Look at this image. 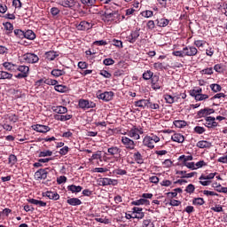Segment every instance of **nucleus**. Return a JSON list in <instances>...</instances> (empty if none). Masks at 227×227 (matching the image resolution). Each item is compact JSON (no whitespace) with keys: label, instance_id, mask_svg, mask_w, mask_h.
<instances>
[{"label":"nucleus","instance_id":"1","mask_svg":"<svg viewBox=\"0 0 227 227\" xmlns=\"http://www.w3.org/2000/svg\"><path fill=\"white\" fill-rule=\"evenodd\" d=\"M160 141V137H159V136L151 133L144 137L143 145L144 146L150 148V150H153V148H155V143H159Z\"/></svg>","mask_w":227,"mask_h":227},{"label":"nucleus","instance_id":"2","mask_svg":"<svg viewBox=\"0 0 227 227\" xmlns=\"http://www.w3.org/2000/svg\"><path fill=\"white\" fill-rule=\"evenodd\" d=\"M16 70L20 74H16V79H26L29 75V67L26 65L16 66Z\"/></svg>","mask_w":227,"mask_h":227},{"label":"nucleus","instance_id":"3","mask_svg":"<svg viewBox=\"0 0 227 227\" xmlns=\"http://www.w3.org/2000/svg\"><path fill=\"white\" fill-rule=\"evenodd\" d=\"M96 97L99 100H103L104 102H109L113 100V98L114 97V92L113 91L102 92V90H98L96 93Z\"/></svg>","mask_w":227,"mask_h":227},{"label":"nucleus","instance_id":"4","mask_svg":"<svg viewBox=\"0 0 227 227\" xmlns=\"http://www.w3.org/2000/svg\"><path fill=\"white\" fill-rule=\"evenodd\" d=\"M21 61H23V63H30L33 65L35 63H38V61H40V58H38L35 53H25L21 56Z\"/></svg>","mask_w":227,"mask_h":227},{"label":"nucleus","instance_id":"5","mask_svg":"<svg viewBox=\"0 0 227 227\" xmlns=\"http://www.w3.org/2000/svg\"><path fill=\"white\" fill-rule=\"evenodd\" d=\"M141 134H145V131L143 130V128L138 127H133L131 129L128 131L129 137H131L132 139H136L137 141L141 139Z\"/></svg>","mask_w":227,"mask_h":227},{"label":"nucleus","instance_id":"6","mask_svg":"<svg viewBox=\"0 0 227 227\" xmlns=\"http://www.w3.org/2000/svg\"><path fill=\"white\" fill-rule=\"evenodd\" d=\"M78 106L80 109H83L84 111H86V109H93L97 107V104L95 102L88 99H80Z\"/></svg>","mask_w":227,"mask_h":227},{"label":"nucleus","instance_id":"7","mask_svg":"<svg viewBox=\"0 0 227 227\" xmlns=\"http://www.w3.org/2000/svg\"><path fill=\"white\" fill-rule=\"evenodd\" d=\"M98 185L106 187V185H118V180L109 177H102L98 179Z\"/></svg>","mask_w":227,"mask_h":227},{"label":"nucleus","instance_id":"8","mask_svg":"<svg viewBox=\"0 0 227 227\" xmlns=\"http://www.w3.org/2000/svg\"><path fill=\"white\" fill-rule=\"evenodd\" d=\"M121 143L124 145L126 150H134L136 148V143L134 140L128 137H121Z\"/></svg>","mask_w":227,"mask_h":227},{"label":"nucleus","instance_id":"9","mask_svg":"<svg viewBox=\"0 0 227 227\" xmlns=\"http://www.w3.org/2000/svg\"><path fill=\"white\" fill-rule=\"evenodd\" d=\"M183 51L184 52V57L188 56L190 58L196 56L199 52L197 47L191 46V45L184 47Z\"/></svg>","mask_w":227,"mask_h":227},{"label":"nucleus","instance_id":"10","mask_svg":"<svg viewBox=\"0 0 227 227\" xmlns=\"http://www.w3.org/2000/svg\"><path fill=\"white\" fill-rule=\"evenodd\" d=\"M78 31H90V29L93 28V23L90 21H81L79 25L76 26Z\"/></svg>","mask_w":227,"mask_h":227},{"label":"nucleus","instance_id":"11","mask_svg":"<svg viewBox=\"0 0 227 227\" xmlns=\"http://www.w3.org/2000/svg\"><path fill=\"white\" fill-rule=\"evenodd\" d=\"M33 130H35V132H39L41 134H47L51 130V128L46 125L42 124H34L31 126Z\"/></svg>","mask_w":227,"mask_h":227},{"label":"nucleus","instance_id":"12","mask_svg":"<svg viewBox=\"0 0 227 227\" xmlns=\"http://www.w3.org/2000/svg\"><path fill=\"white\" fill-rule=\"evenodd\" d=\"M59 4L63 6V8L74 10L75 8V0H59Z\"/></svg>","mask_w":227,"mask_h":227},{"label":"nucleus","instance_id":"13","mask_svg":"<svg viewBox=\"0 0 227 227\" xmlns=\"http://www.w3.org/2000/svg\"><path fill=\"white\" fill-rule=\"evenodd\" d=\"M47 169L49 168H40L35 173V180H45L47 178Z\"/></svg>","mask_w":227,"mask_h":227},{"label":"nucleus","instance_id":"14","mask_svg":"<svg viewBox=\"0 0 227 227\" xmlns=\"http://www.w3.org/2000/svg\"><path fill=\"white\" fill-rule=\"evenodd\" d=\"M120 17V14L116 11H113L112 12H105V20L107 22H114Z\"/></svg>","mask_w":227,"mask_h":227},{"label":"nucleus","instance_id":"15","mask_svg":"<svg viewBox=\"0 0 227 227\" xmlns=\"http://www.w3.org/2000/svg\"><path fill=\"white\" fill-rule=\"evenodd\" d=\"M205 127H207V129H215L217 127L215 118L212 116L206 117Z\"/></svg>","mask_w":227,"mask_h":227},{"label":"nucleus","instance_id":"16","mask_svg":"<svg viewBox=\"0 0 227 227\" xmlns=\"http://www.w3.org/2000/svg\"><path fill=\"white\" fill-rule=\"evenodd\" d=\"M121 153V149L118 146H111L107 149L106 155H112V157H116Z\"/></svg>","mask_w":227,"mask_h":227},{"label":"nucleus","instance_id":"17","mask_svg":"<svg viewBox=\"0 0 227 227\" xmlns=\"http://www.w3.org/2000/svg\"><path fill=\"white\" fill-rule=\"evenodd\" d=\"M148 104H150V99H139L134 102L135 107H139L140 109L148 107Z\"/></svg>","mask_w":227,"mask_h":227},{"label":"nucleus","instance_id":"18","mask_svg":"<svg viewBox=\"0 0 227 227\" xmlns=\"http://www.w3.org/2000/svg\"><path fill=\"white\" fill-rule=\"evenodd\" d=\"M45 56L48 61H54L59 56V52L50 51L45 52Z\"/></svg>","mask_w":227,"mask_h":227},{"label":"nucleus","instance_id":"19","mask_svg":"<svg viewBox=\"0 0 227 227\" xmlns=\"http://www.w3.org/2000/svg\"><path fill=\"white\" fill-rule=\"evenodd\" d=\"M43 196L49 198V200H53L54 201L59 200V194L56 192H46L43 193Z\"/></svg>","mask_w":227,"mask_h":227},{"label":"nucleus","instance_id":"20","mask_svg":"<svg viewBox=\"0 0 227 227\" xmlns=\"http://www.w3.org/2000/svg\"><path fill=\"white\" fill-rule=\"evenodd\" d=\"M137 38H139V30L132 31L131 34L127 36V40L129 42V43H135Z\"/></svg>","mask_w":227,"mask_h":227},{"label":"nucleus","instance_id":"21","mask_svg":"<svg viewBox=\"0 0 227 227\" xmlns=\"http://www.w3.org/2000/svg\"><path fill=\"white\" fill-rule=\"evenodd\" d=\"M151 84L153 90H160V85H159V75L153 74V77L151 78Z\"/></svg>","mask_w":227,"mask_h":227},{"label":"nucleus","instance_id":"22","mask_svg":"<svg viewBox=\"0 0 227 227\" xmlns=\"http://www.w3.org/2000/svg\"><path fill=\"white\" fill-rule=\"evenodd\" d=\"M155 22L158 27H166L167 26L169 25V20L166 18L157 19Z\"/></svg>","mask_w":227,"mask_h":227},{"label":"nucleus","instance_id":"23","mask_svg":"<svg viewBox=\"0 0 227 227\" xmlns=\"http://www.w3.org/2000/svg\"><path fill=\"white\" fill-rule=\"evenodd\" d=\"M171 139L175 143H184L185 141V137L180 133H175L172 135Z\"/></svg>","mask_w":227,"mask_h":227},{"label":"nucleus","instance_id":"24","mask_svg":"<svg viewBox=\"0 0 227 227\" xmlns=\"http://www.w3.org/2000/svg\"><path fill=\"white\" fill-rule=\"evenodd\" d=\"M215 111L212 108H204L198 112V116L202 118V116H207L208 114H214Z\"/></svg>","mask_w":227,"mask_h":227},{"label":"nucleus","instance_id":"25","mask_svg":"<svg viewBox=\"0 0 227 227\" xmlns=\"http://www.w3.org/2000/svg\"><path fill=\"white\" fill-rule=\"evenodd\" d=\"M68 205L71 207H79V205H82V201L79 198H71L67 200Z\"/></svg>","mask_w":227,"mask_h":227},{"label":"nucleus","instance_id":"26","mask_svg":"<svg viewBox=\"0 0 227 227\" xmlns=\"http://www.w3.org/2000/svg\"><path fill=\"white\" fill-rule=\"evenodd\" d=\"M67 191H70V192H72L73 194H77L78 192H81V191H82V186L71 184L67 186Z\"/></svg>","mask_w":227,"mask_h":227},{"label":"nucleus","instance_id":"27","mask_svg":"<svg viewBox=\"0 0 227 227\" xmlns=\"http://www.w3.org/2000/svg\"><path fill=\"white\" fill-rule=\"evenodd\" d=\"M197 148H211L212 143L207 140H200L196 144Z\"/></svg>","mask_w":227,"mask_h":227},{"label":"nucleus","instance_id":"28","mask_svg":"<svg viewBox=\"0 0 227 227\" xmlns=\"http://www.w3.org/2000/svg\"><path fill=\"white\" fill-rule=\"evenodd\" d=\"M54 113H57L58 114H67V113H68V108H67V106H56L53 109Z\"/></svg>","mask_w":227,"mask_h":227},{"label":"nucleus","instance_id":"29","mask_svg":"<svg viewBox=\"0 0 227 227\" xmlns=\"http://www.w3.org/2000/svg\"><path fill=\"white\" fill-rule=\"evenodd\" d=\"M28 203H31L32 205H37L38 207H47V202H43V200L36 199H29Z\"/></svg>","mask_w":227,"mask_h":227},{"label":"nucleus","instance_id":"30","mask_svg":"<svg viewBox=\"0 0 227 227\" xmlns=\"http://www.w3.org/2000/svg\"><path fill=\"white\" fill-rule=\"evenodd\" d=\"M131 204L135 205L136 207H139L140 205H150V200L146 199H140V200L132 201Z\"/></svg>","mask_w":227,"mask_h":227},{"label":"nucleus","instance_id":"31","mask_svg":"<svg viewBox=\"0 0 227 227\" xmlns=\"http://www.w3.org/2000/svg\"><path fill=\"white\" fill-rule=\"evenodd\" d=\"M24 38H27V40H35V38H36V35L33 30H27L24 34Z\"/></svg>","mask_w":227,"mask_h":227},{"label":"nucleus","instance_id":"32","mask_svg":"<svg viewBox=\"0 0 227 227\" xmlns=\"http://www.w3.org/2000/svg\"><path fill=\"white\" fill-rule=\"evenodd\" d=\"M153 68L154 70H167L168 67H166V64L162 63V62H156L153 64Z\"/></svg>","mask_w":227,"mask_h":227},{"label":"nucleus","instance_id":"33","mask_svg":"<svg viewBox=\"0 0 227 227\" xmlns=\"http://www.w3.org/2000/svg\"><path fill=\"white\" fill-rule=\"evenodd\" d=\"M217 175V172H215V173H210L209 175L207 176H205V175H201L200 177H199V180H214V178Z\"/></svg>","mask_w":227,"mask_h":227},{"label":"nucleus","instance_id":"34","mask_svg":"<svg viewBox=\"0 0 227 227\" xmlns=\"http://www.w3.org/2000/svg\"><path fill=\"white\" fill-rule=\"evenodd\" d=\"M89 160L90 162L92 160H102V152L101 151L96 152L94 154H92V156L90 157V159Z\"/></svg>","mask_w":227,"mask_h":227},{"label":"nucleus","instance_id":"35","mask_svg":"<svg viewBox=\"0 0 227 227\" xmlns=\"http://www.w3.org/2000/svg\"><path fill=\"white\" fill-rule=\"evenodd\" d=\"M192 159H193L192 155H188V156L181 155V156L178 158V160H179V162H182V164H185V163H187L189 160H192Z\"/></svg>","mask_w":227,"mask_h":227},{"label":"nucleus","instance_id":"36","mask_svg":"<svg viewBox=\"0 0 227 227\" xmlns=\"http://www.w3.org/2000/svg\"><path fill=\"white\" fill-rule=\"evenodd\" d=\"M134 160H136L137 164H143L144 160H143V155L139 152H137L133 155Z\"/></svg>","mask_w":227,"mask_h":227},{"label":"nucleus","instance_id":"37","mask_svg":"<svg viewBox=\"0 0 227 227\" xmlns=\"http://www.w3.org/2000/svg\"><path fill=\"white\" fill-rule=\"evenodd\" d=\"M65 74H66L65 70L53 69L51 71V75H53V77H61V75H65Z\"/></svg>","mask_w":227,"mask_h":227},{"label":"nucleus","instance_id":"38","mask_svg":"<svg viewBox=\"0 0 227 227\" xmlns=\"http://www.w3.org/2000/svg\"><path fill=\"white\" fill-rule=\"evenodd\" d=\"M174 125L177 129H184V127H187V121H174Z\"/></svg>","mask_w":227,"mask_h":227},{"label":"nucleus","instance_id":"39","mask_svg":"<svg viewBox=\"0 0 227 227\" xmlns=\"http://www.w3.org/2000/svg\"><path fill=\"white\" fill-rule=\"evenodd\" d=\"M55 91H58L59 93H66L67 90L68 88L65 85H55L54 87Z\"/></svg>","mask_w":227,"mask_h":227},{"label":"nucleus","instance_id":"40","mask_svg":"<svg viewBox=\"0 0 227 227\" xmlns=\"http://www.w3.org/2000/svg\"><path fill=\"white\" fill-rule=\"evenodd\" d=\"M192 205L201 207V205H205V200L203 198H195L192 200Z\"/></svg>","mask_w":227,"mask_h":227},{"label":"nucleus","instance_id":"41","mask_svg":"<svg viewBox=\"0 0 227 227\" xmlns=\"http://www.w3.org/2000/svg\"><path fill=\"white\" fill-rule=\"evenodd\" d=\"M56 120H59V121H68V120H72V114L57 116Z\"/></svg>","mask_w":227,"mask_h":227},{"label":"nucleus","instance_id":"42","mask_svg":"<svg viewBox=\"0 0 227 227\" xmlns=\"http://www.w3.org/2000/svg\"><path fill=\"white\" fill-rule=\"evenodd\" d=\"M152 77H153V72L151 70H147L143 74V79H145V81H150Z\"/></svg>","mask_w":227,"mask_h":227},{"label":"nucleus","instance_id":"43","mask_svg":"<svg viewBox=\"0 0 227 227\" xmlns=\"http://www.w3.org/2000/svg\"><path fill=\"white\" fill-rule=\"evenodd\" d=\"M205 43H207V41L196 40L194 41L193 45H195V47L198 49H203V47H205Z\"/></svg>","mask_w":227,"mask_h":227},{"label":"nucleus","instance_id":"44","mask_svg":"<svg viewBox=\"0 0 227 227\" xmlns=\"http://www.w3.org/2000/svg\"><path fill=\"white\" fill-rule=\"evenodd\" d=\"M203 92V90H201V88H198V89H193L190 95L191 97H194V98H196V97H198V95H201V93Z\"/></svg>","mask_w":227,"mask_h":227},{"label":"nucleus","instance_id":"45","mask_svg":"<svg viewBox=\"0 0 227 227\" xmlns=\"http://www.w3.org/2000/svg\"><path fill=\"white\" fill-rule=\"evenodd\" d=\"M201 75H212L214 74V68L207 67L200 71Z\"/></svg>","mask_w":227,"mask_h":227},{"label":"nucleus","instance_id":"46","mask_svg":"<svg viewBox=\"0 0 227 227\" xmlns=\"http://www.w3.org/2000/svg\"><path fill=\"white\" fill-rule=\"evenodd\" d=\"M194 191H196V187L192 184H188L185 188V192H187V194H192L194 193Z\"/></svg>","mask_w":227,"mask_h":227},{"label":"nucleus","instance_id":"47","mask_svg":"<svg viewBox=\"0 0 227 227\" xmlns=\"http://www.w3.org/2000/svg\"><path fill=\"white\" fill-rule=\"evenodd\" d=\"M164 100L167 104H174L175 103V98L169 94L164 95Z\"/></svg>","mask_w":227,"mask_h":227},{"label":"nucleus","instance_id":"48","mask_svg":"<svg viewBox=\"0 0 227 227\" xmlns=\"http://www.w3.org/2000/svg\"><path fill=\"white\" fill-rule=\"evenodd\" d=\"M3 67L5 68V70H13L17 65L12 64V62H4L3 64Z\"/></svg>","mask_w":227,"mask_h":227},{"label":"nucleus","instance_id":"49","mask_svg":"<svg viewBox=\"0 0 227 227\" xmlns=\"http://www.w3.org/2000/svg\"><path fill=\"white\" fill-rule=\"evenodd\" d=\"M210 88H211L212 91H214L215 93H217L218 91H221V90H223L221 85H219L217 83L211 84Z\"/></svg>","mask_w":227,"mask_h":227},{"label":"nucleus","instance_id":"50","mask_svg":"<svg viewBox=\"0 0 227 227\" xmlns=\"http://www.w3.org/2000/svg\"><path fill=\"white\" fill-rule=\"evenodd\" d=\"M99 75H102L105 77V79H111V77H113V74H111V73L107 72L106 70H101L99 72Z\"/></svg>","mask_w":227,"mask_h":227},{"label":"nucleus","instance_id":"51","mask_svg":"<svg viewBox=\"0 0 227 227\" xmlns=\"http://www.w3.org/2000/svg\"><path fill=\"white\" fill-rule=\"evenodd\" d=\"M52 155V151L46 150L39 153V157H51Z\"/></svg>","mask_w":227,"mask_h":227},{"label":"nucleus","instance_id":"52","mask_svg":"<svg viewBox=\"0 0 227 227\" xmlns=\"http://www.w3.org/2000/svg\"><path fill=\"white\" fill-rule=\"evenodd\" d=\"M173 56H176L177 58H185V53L184 49L182 51H176L172 52Z\"/></svg>","mask_w":227,"mask_h":227},{"label":"nucleus","instance_id":"53","mask_svg":"<svg viewBox=\"0 0 227 227\" xmlns=\"http://www.w3.org/2000/svg\"><path fill=\"white\" fill-rule=\"evenodd\" d=\"M208 98V95L207 94H199L196 96L195 100L201 102L202 100H207Z\"/></svg>","mask_w":227,"mask_h":227},{"label":"nucleus","instance_id":"54","mask_svg":"<svg viewBox=\"0 0 227 227\" xmlns=\"http://www.w3.org/2000/svg\"><path fill=\"white\" fill-rule=\"evenodd\" d=\"M103 64L106 65V67H111V65H114V59L111 58L105 59Z\"/></svg>","mask_w":227,"mask_h":227},{"label":"nucleus","instance_id":"55","mask_svg":"<svg viewBox=\"0 0 227 227\" xmlns=\"http://www.w3.org/2000/svg\"><path fill=\"white\" fill-rule=\"evenodd\" d=\"M14 35L18 38H21L22 39V38H24L25 32L22 31L21 29H15L14 30Z\"/></svg>","mask_w":227,"mask_h":227},{"label":"nucleus","instance_id":"56","mask_svg":"<svg viewBox=\"0 0 227 227\" xmlns=\"http://www.w3.org/2000/svg\"><path fill=\"white\" fill-rule=\"evenodd\" d=\"M81 2L87 6H93L97 3V0H81Z\"/></svg>","mask_w":227,"mask_h":227},{"label":"nucleus","instance_id":"57","mask_svg":"<svg viewBox=\"0 0 227 227\" xmlns=\"http://www.w3.org/2000/svg\"><path fill=\"white\" fill-rule=\"evenodd\" d=\"M183 166H185L186 168H188V169H192V170L196 169V165L192 161V162L187 161L186 163H183Z\"/></svg>","mask_w":227,"mask_h":227},{"label":"nucleus","instance_id":"58","mask_svg":"<svg viewBox=\"0 0 227 227\" xmlns=\"http://www.w3.org/2000/svg\"><path fill=\"white\" fill-rule=\"evenodd\" d=\"M44 84H48L49 86H56V84H58V81L52 79H46L44 81Z\"/></svg>","mask_w":227,"mask_h":227},{"label":"nucleus","instance_id":"59","mask_svg":"<svg viewBox=\"0 0 227 227\" xmlns=\"http://www.w3.org/2000/svg\"><path fill=\"white\" fill-rule=\"evenodd\" d=\"M12 77H13L12 74H10L6 71H2V79H12Z\"/></svg>","mask_w":227,"mask_h":227},{"label":"nucleus","instance_id":"60","mask_svg":"<svg viewBox=\"0 0 227 227\" xmlns=\"http://www.w3.org/2000/svg\"><path fill=\"white\" fill-rule=\"evenodd\" d=\"M114 173H115V175H120L121 176H123V175H127V170L121 169V168H116L114 169Z\"/></svg>","mask_w":227,"mask_h":227},{"label":"nucleus","instance_id":"61","mask_svg":"<svg viewBox=\"0 0 227 227\" xmlns=\"http://www.w3.org/2000/svg\"><path fill=\"white\" fill-rule=\"evenodd\" d=\"M194 132H196V134H203L205 132V128L201 126H196L194 128Z\"/></svg>","mask_w":227,"mask_h":227},{"label":"nucleus","instance_id":"62","mask_svg":"<svg viewBox=\"0 0 227 227\" xmlns=\"http://www.w3.org/2000/svg\"><path fill=\"white\" fill-rule=\"evenodd\" d=\"M69 150H70V148L66 145V146L62 147V148L59 150V153H60V155H67V153H68V151H69Z\"/></svg>","mask_w":227,"mask_h":227},{"label":"nucleus","instance_id":"63","mask_svg":"<svg viewBox=\"0 0 227 227\" xmlns=\"http://www.w3.org/2000/svg\"><path fill=\"white\" fill-rule=\"evenodd\" d=\"M143 227H155V224L151 220H144Z\"/></svg>","mask_w":227,"mask_h":227},{"label":"nucleus","instance_id":"64","mask_svg":"<svg viewBox=\"0 0 227 227\" xmlns=\"http://www.w3.org/2000/svg\"><path fill=\"white\" fill-rule=\"evenodd\" d=\"M16 162H17V156H15V154L9 155V163L13 165Z\"/></svg>","mask_w":227,"mask_h":227}]
</instances>
